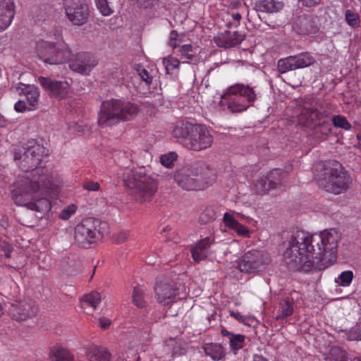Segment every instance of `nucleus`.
<instances>
[{"label":"nucleus","mask_w":361,"mask_h":361,"mask_svg":"<svg viewBox=\"0 0 361 361\" xmlns=\"http://www.w3.org/2000/svg\"><path fill=\"white\" fill-rule=\"evenodd\" d=\"M338 238L334 230H325L319 234L296 231L284 252L285 262L290 269L303 272L324 269L336 259Z\"/></svg>","instance_id":"nucleus-1"},{"label":"nucleus","mask_w":361,"mask_h":361,"mask_svg":"<svg viewBox=\"0 0 361 361\" xmlns=\"http://www.w3.org/2000/svg\"><path fill=\"white\" fill-rule=\"evenodd\" d=\"M47 151L40 145H35L25 150L19 159H22L23 166H27V169L18 176L11 190L12 199L17 205L40 213H46L51 208L48 195L53 183L47 175L43 173L42 169L27 170L37 167Z\"/></svg>","instance_id":"nucleus-2"},{"label":"nucleus","mask_w":361,"mask_h":361,"mask_svg":"<svg viewBox=\"0 0 361 361\" xmlns=\"http://www.w3.org/2000/svg\"><path fill=\"white\" fill-rule=\"evenodd\" d=\"M333 112V107L330 102L323 99L307 97L298 116V123L304 126H317V130L322 131L321 135H316L319 140H325L331 132V125L325 119L329 118Z\"/></svg>","instance_id":"nucleus-3"},{"label":"nucleus","mask_w":361,"mask_h":361,"mask_svg":"<svg viewBox=\"0 0 361 361\" xmlns=\"http://www.w3.org/2000/svg\"><path fill=\"white\" fill-rule=\"evenodd\" d=\"M123 180L130 194L140 202L150 200L158 188L157 180L145 167L126 169Z\"/></svg>","instance_id":"nucleus-4"},{"label":"nucleus","mask_w":361,"mask_h":361,"mask_svg":"<svg viewBox=\"0 0 361 361\" xmlns=\"http://www.w3.org/2000/svg\"><path fill=\"white\" fill-rule=\"evenodd\" d=\"M315 178L319 188L336 195L348 190L352 182L348 173L335 161L325 163Z\"/></svg>","instance_id":"nucleus-5"},{"label":"nucleus","mask_w":361,"mask_h":361,"mask_svg":"<svg viewBox=\"0 0 361 361\" xmlns=\"http://www.w3.org/2000/svg\"><path fill=\"white\" fill-rule=\"evenodd\" d=\"M137 112V105L129 102L111 99L102 103L97 122L102 128L112 126L121 121L131 120Z\"/></svg>","instance_id":"nucleus-6"},{"label":"nucleus","mask_w":361,"mask_h":361,"mask_svg":"<svg viewBox=\"0 0 361 361\" xmlns=\"http://www.w3.org/2000/svg\"><path fill=\"white\" fill-rule=\"evenodd\" d=\"M209 169L198 164L183 166L173 173L174 182L183 190L188 191L202 190L212 185L216 180L215 174L207 176Z\"/></svg>","instance_id":"nucleus-7"},{"label":"nucleus","mask_w":361,"mask_h":361,"mask_svg":"<svg viewBox=\"0 0 361 361\" xmlns=\"http://www.w3.org/2000/svg\"><path fill=\"white\" fill-rule=\"evenodd\" d=\"M36 51L42 61L51 65L66 63L72 56L71 48L63 40L51 42L42 39L38 41L36 44Z\"/></svg>","instance_id":"nucleus-8"},{"label":"nucleus","mask_w":361,"mask_h":361,"mask_svg":"<svg viewBox=\"0 0 361 361\" xmlns=\"http://www.w3.org/2000/svg\"><path fill=\"white\" fill-rule=\"evenodd\" d=\"M106 224L102 223L95 218H85L75 228V242L81 247H87L102 238L104 226Z\"/></svg>","instance_id":"nucleus-9"},{"label":"nucleus","mask_w":361,"mask_h":361,"mask_svg":"<svg viewBox=\"0 0 361 361\" xmlns=\"http://www.w3.org/2000/svg\"><path fill=\"white\" fill-rule=\"evenodd\" d=\"M271 262L269 255L262 250H252L245 252L238 262L241 272L255 273L264 269Z\"/></svg>","instance_id":"nucleus-10"},{"label":"nucleus","mask_w":361,"mask_h":361,"mask_svg":"<svg viewBox=\"0 0 361 361\" xmlns=\"http://www.w3.org/2000/svg\"><path fill=\"white\" fill-rule=\"evenodd\" d=\"M66 15L74 25L85 24L89 18L90 9L85 0H63Z\"/></svg>","instance_id":"nucleus-11"},{"label":"nucleus","mask_w":361,"mask_h":361,"mask_svg":"<svg viewBox=\"0 0 361 361\" xmlns=\"http://www.w3.org/2000/svg\"><path fill=\"white\" fill-rule=\"evenodd\" d=\"M155 298L163 306L170 305L179 300V290L177 284L169 279L157 282L154 286Z\"/></svg>","instance_id":"nucleus-12"},{"label":"nucleus","mask_w":361,"mask_h":361,"mask_svg":"<svg viewBox=\"0 0 361 361\" xmlns=\"http://www.w3.org/2000/svg\"><path fill=\"white\" fill-rule=\"evenodd\" d=\"M38 308L30 299H19L11 303L8 313L17 322H23L36 316Z\"/></svg>","instance_id":"nucleus-13"},{"label":"nucleus","mask_w":361,"mask_h":361,"mask_svg":"<svg viewBox=\"0 0 361 361\" xmlns=\"http://www.w3.org/2000/svg\"><path fill=\"white\" fill-rule=\"evenodd\" d=\"M314 62L315 59L312 55L307 52H302L279 59L277 62V68L280 73L283 74L290 71L310 66Z\"/></svg>","instance_id":"nucleus-14"},{"label":"nucleus","mask_w":361,"mask_h":361,"mask_svg":"<svg viewBox=\"0 0 361 361\" xmlns=\"http://www.w3.org/2000/svg\"><path fill=\"white\" fill-rule=\"evenodd\" d=\"M70 68L76 73L87 75L97 65L94 56L89 52H80L71 56L68 60Z\"/></svg>","instance_id":"nucleus-15"},{"label":"nucleus","mask_w":361,"mask_h":361,"mask_svg":"<svg viewBox=\"0 0 361 361\" xmlns=\"http://www.w3.org/2000/svg\"><path fill=\"white\" fill-rule=\"evenodd\" d=\"M212 142V135L207 128L203 126L197 125L186 147L192 150L200 151L211 147Z\"/></svg>","instance_id":"nucleus-16"},{"label":"nucleus","mask_w":361,"mask_h":361,"mask_svg":"<svg viewBox=\"0 0 361 361\" xmlns=\"http://www.w3.org/2000/svg\"><path fill=\"white\" fill-rule=\"evenodd\" d=\"M293 29L299 35L315 33L318 27V18L312 14L302 13L293 19Z\"/></svg>","instance_id":"nucleus-17"},{"label":"nucleus","mask_w":361,"mask_h":361,"mask_svg":"<svg viewBox=\"0 0 361 361\" xmlns=\"http://www.w3.org/2000/svg\"><path fill=\"white\" fill-rule=\"evenodd\" d=\"M286 176V173L279 169L271 170L265 177L259 179L255 184V191L264 194L280 184Z\"/></svg>","instance_id":"nucleus-18"},{"label":"nucleus","mask_w":361,"mask_h":361,"mask_svg":"<svg viewBox=\"0 0 361 361\" xmlns=\"http://www.w3.org/2000/svg\"><path fill=\"white\" fill-rule=\"evenodd\" d=\"M37 81L45 91L57 98L65 97L70 90V84L67 81H58L43 76H39Z\"/></svg>","instance_id":"nucleus-19"},{"label":"nucleus","mask_w":361,"mask_h":361,"mask_svg":"<svg viewBox=\"0 0 361 361\" xmlns=\"http://www.w3.org/2000/svg\"><path fill=\"white\" fill-rule=\"evenodd\" d=\"M223 102L226 103L228 109L232 112H241L246 110L252 103L247 101L243 97L233 94L228 87L222 96Z\"/></svg>","instance_id":"nucleus-20"},{"label":"nucleus","mask_w":361,"mask_h":361,"mask_svg":"<svg viewBox=\"0 0 361 361\" xmlns=\"http://www.w3.org/2000/svg\"><path fill=\"white\" fill-rule=\"evenodd\" d=\"M196 126V124L190 122L179 121L173 127L171 134L178 142L186 147Z\"/></svg>","instance_id":"nucleus-21"},{"label":"nucleus","mask_w":361,"mask_h":361,"mask_svg":"<svg viewBox=\"0 0 361 361\" xmlns=\"http://www.w3.org/2000/svg\"><path fill=\"white\" fill-rule=\"evenodd\" d=\"M20 94L26 97L28 102V111H34L38 108L40 92L35 85H25L21 82L16 87Z\"/></svg>","instance_id":"nucleus-22"},{"label":"nucleus","mask_w":361,"mask_h":361,"mask_svg":"<svg viewBox=\"0 0 361 361\" xmlns=\"http://www.w3.org/2000/svg\"><path fill=\"white\" fill-rule=\"evenodd\" d=\"M15 13L16 6L13 0H0V31L8 27Z\"/></svg>","instance_id":"nucleus-23"},{"label":"nucleus","mask_w":361,"mask_h":361,"mask_svg":"<svg viewBox=\"0 0 361 361\" xmlns=\"http://www.w3.org/2000/svg\"><path fill=\"white\" fill-rule=\"evenodd\" d=\"M214 243V237L212 235L206 237L200 240L192 249V257L195 262L204 259L209 253L210 246Z\"/></svg>","instance_id":"nucleus-24"},{"label":"nucleus","mask_w":361,"mask_h":361,"mask_svg":"<svg viewBox=\"0 0 361 361\" xmlns=\"http://www.w3.org/2000/svg\"><path fill=\"white\" fill-rule=\"evenodd\" d=\"M245 39V35L237 32H227L219 35L216 38L218 47L231 48L239 45Z\"/></svg>","instance_id":"nucleus-25"},{"label":"nucleus","mask_w":361,"mask_h":361,"mask_svg":"<svg viewBox=\"0 0 361 361\" xmlns=\"http://www.w3.org/2000/svg\"><path fill=\"white\" fill-rule=\"evenodd\" d=\"M223 221L226 227L235 231L238 235L243 238L250 237L249 228L237 221L233 214L226 212L224 214Z\"/></svg>","instance_id":"nucleus-26"},{"label":"nucleus","mask_w":361,"mask_h":361,"mask_svg":"<svg viewBox=\"0 0 361 361\" xmlns=\"http://www.w3.org/2000/svg\"><path fill=\"white\" fill-rule=\"evenodd\" d=\"M86 355L89 361H111V355L104 347L92 345L87 348Z\"/></svg>","instance_id":"nucleus-27"},{"label":"nucleus","mask_w":361,"mask_h":361,"mask_svg":"<svg viewBox=\"0 0 361 361\" xmlns=\"http://www.w3.org/2000/svg\"><path fill=\"white\" fill-rule=\"evenodd\" d=\"M205 355L214 361H219L226 356V350L223 345L216 343H206L202 346Z\"/></svg>","instance_id":"nucleus-28"},{"label":"nucleus","mask_w":361,"mask_h":361,"mask_svg":"<svg viewBox=\"0 0 361 361\" xmlns=\"http://www.w3.org/2000/svg\"><path fill=\"white\" fill-rule=\"evenodd\" d=\"M200 47L191 44H184L179 49L182 59L187 60V62L196 63L200 60Z\"/></svg>","instance_id":"nucleus-29"},{"label":"nucleus","mask_w":361,"mask_h":361,"mask_svg":"<svg viewBox=\"0 0 361 361\" xmlns=\"http://www.w3.org/2000/svg\"><path fill=\"white\" fill-rule=\"evenodd\" d=\"M229 87L231 93L236 94L252 104L256 99L255 90L249 85H245L242 83H236Z\"/></svg>","instance_id":"nucleus-30"},{"label":"nucleus","mask_w":361,"mask_h":361,"mask_svg":"<svg viewBox=\"0 0 361 361\" xmlns=\"http://www.w3.org/2000/svg\"><path fill=\"white\" fill-rule=\"evenodd\" d=\"M256 9L260 12L275 13L283 8L281 2L274 0H260L256 4Z\"/></svg>","instance_id":"nucleus-31"},{"label":"nucleus","mask_w":361,"mask_h":361,"mask_svg":"<svg viewBox=\"0 0 361 361\" xmlns=\"http://www.w3.org/2000/svg\"><path fill=\"white\" fill-rule=\"evenodd\" d=\"M293 298L290 296L283 297L279 302L280 314L276 317L279 320L291 316L293 313Z\"/></svg>","instance_id":"nucleus-32"},{"label":"nucleus","mask_w":361,"mask_h":361,"mask_svg":"<svg viewBox=\"0 0 361 361\" xmlns=\"http://www.w3.org/2000/svg\"><path fill=\"white\" fill-rule=\"evenodd\" d=\"M146 295L147 293L145 288L141 286L135 287L132 294V300L133 304L139 308L145 307L147 304L145 300Z\"/></svg>","instance_id":"nucleus-33"},{"label":"nucleus","mask_w":361,"mask_h":361,"mask_svg":"<svg viewBox=\"0 0 361 361\" xmlns=\"http://www.w3.org/2000/svg\"><path fill=\"white\" fill-rule=\"evenodd\" d=\"M172 343L173 338H170L166 341L165 344L157 351V358L161 359L163 361H171L174 358L171 349Z\"/></svg>","instance_id":"nucleus-34"},{"label":"nucleus","mask_w":361,"mask_h":361,"mask_svg":"<svg viewBox=\"0 0 361 361\" xmlns=\"http://www.w3.org/2000/svg\"><path fill=\"white\" fill-rule=\"evenodd\" d=\"M354 278L353 272L350 270L342 271L334 280L335 283L342 287L349 286Z\"/></svg>","instance_id":"nucleus-35"},{"label":"nucleus","mask_w":361,"mask_h":361,"mask_svg":"<svg viewBox=\"0 0 361 361\" xmlns=\"http://www.w3.org/2000/svg\"><path fill=\"white\" fill-rule=\"evenodd\" d=\"M171 344L172 353L174 357L185 355L188 349V344L185 341L173 339Z\"/></svg>","instance_id":"nucleus-36"},{"label":"nucleus","mask_w":361,"mask_h":361,"mask_svg":"<svg viewBox=\"0 0 361 361\" xmlns=\"http://www.w3.org/2000/svg\"><path fill=\"white\" fill-rule=\"evenodd\" d=\"M245 339V336L240 334H234L229 338L230 348L234 353L243 348Z\"/></svg>","instance_id":"nucleus-37"},{"label":"nucleus","mask_w":361,"mask_h":361,"mask_svg":"<svg viewBox=\"0 0 361 361\" xmlns=\"http://www.w3.org/2000/svg\"><path fill=\"white\" fill-rule=\"evenodd\" d=\"M101 295L99 293L94 291L86 295L83 298V301L86 302L89 306L95 309L98 305L101 302Z\"/></svg>","instance_id":"nucleus-38"},{"label":"nucleus","mask_w":361,"mask_h":361,"mask_svg":"<svg viewBox=\"0 0 361 361\" xmlns=\"http://www.w3.org/2000/svg\"><path fill=\"white\" fill-rule=\"evenodd\" d=\"M162 63L166 73H169L170 71L178 68L180 64L179 61L176 58L172 57L171 56L164 57L162 60Z\"/></svg>","instance_id":"nucleus-39"},{"label":"nucleus","mask_w":361,"mask_h":361,"mask_svg":"<svg viewBox=\"0 0 361 361\" xmlns=\"http://www.w3.org/2000/svg\"><path fill=\"white\" fill-rule=\"evenodd\" d=\"M332 123L336 128H342L348 130L351 128V124L348 121L345 116L337 115L332 118Z\"/></svg>","instance_id":"nucleus-40"},{"label":"nucleus","mask_w":361,"mask_h":361,"mask_svg":"<svg viewBox=\"0 0 361 361\" xmlns=\"http://www.w3.org/2000/svg\"><path fill=\"white\" fill-rule=\"evenodd\" d=\"M345 20L346 23L353 27H357L360 24V18L358 14L352 10H347L345 11Z\"/></svg>","instance_id":"nucleus-41"},{"label":"nucleus","mask_w":361,"mask_h":361,"mask_svg":"<svg viewBox=\"0 0 361 361\" xmlns=\"http://www.w3.org/2000/svg\"><path fill=\"white\" fill-rule=\"evenodd\" d=\"M215 219V212L212 208H206L200 215L199 220L206 224Z\"/></svg>","instance_id":"nucleus-42"},{"label":"nucleus","mask_w":361,"mask_h":361,"mask_svg":"<svg viewBox=\"0 0 361 361\" xmlns=\"http://www.w3.org/2000/svg\"><path fill=\"white\" fill-rule=\"evenodd\" d=\"M177 159V154L175 152H169L161 156V164L167 167L171 168L173 165L174 161Z\"/></svg>","instance_id":"nucleus-43"},{"label":"nucleus","mask_w":361,"mask_h":361,"mask_svg":"<svg viewBox=\"0 0 361 361\" xmlns=\"http://www.w3.org/2000/svg\"><path fill=\"white\" fill-rule=\"evenodd\" d=\"M95 3L97 8L103 16H110L113 13L107 0H95Z\"/></svg>","instance_id":"nucleus-44"},{"label":"nucleus","mask_w":361,"mask_h":361,"mask_svg":"<svg viewBox=\"0 0 361 361\" xmlns=\"http://www.w3.org/2000/svg\"><path fill=\"white\" fill-rule=\"evenodd\" d=\"M77 207L75 204H70L66 208L63 209L60 214L59 218L63 220L68 219L76 212Z\"/></svg>","instance_id":"nucleus-45"},{"label":"nucleus","mask_w":361,"mask_h":361,"mask_svg":"<svg viewBox=\"0 0 361 361\" xmlns=\"http://www.w3.org/2000/svg\"><path fill=\"white\" fill-rule=\"evenodd\" d=\"M136 71L142 80L146 83L149 84L152 82V77L150 76L149 72L144 67L140 65H137L136 67Z\"/></svg>","instance_id":"nucleus-46"},{"label":"nucleus","mask_w":361,"mask_h":361,"mask_svg":"<svg viewBox=\"0 0 361 361\" xmlns=\"http://www.w3.org/2000/svg\"><path fill=\"white\" fill-rule=\"evenodd\" d=\"M129 237V232L127 231H121L113 235V241L116 243H122L125 242Z\"/></svg>","instance_id":"nucleus-47"},{"label":"nucleus","mask_w":361,"mask_h":361,"mask_svg":"<svg viewBox=\"0 0 361 361\" xmlns=\"http://www.w3.org/2000/svg\"><path fill=\"white\" fill-rule=\"evenodd\" d=\"M100 184L96 181H85L82 184V188L87 191L96 192L100 190Z\"/></svg>","instance_id":"nucleus-48"},{"label":"nucleus","mask_w":361,"mask_h":361,"mask_svg":"<svg viewBox=\"0 0 361 361\" xmlns=\"http://www.w3.org/2000/svg\"><path fill=\"white\" fill-rule=\"evenodd\" d=\"M180 40L178 39V34L176 30H173L170 34L169 45L176 48L179 46Z\"/></svg>","instance_id":"nucleus-49"},{"label":"nucleus","mask_w":361,"mask_h":361,"mask_svg":"<svg viewBox=\"0 0 361 361\" xmlns=\"http://www.w3.org/2000/svg\"><path fill=\"white\" fill-rule=\"evenodd\" d=\"M14 109L18 113H23L25 111H28V106H27L25 101L20 99L15 103Z\"/></svg>","instance_id":"nucleus-50"},{"label":"nucleus","mask_w":361,"mask_h":361,"mask_svg":"<svg viewBox=\"0 0 361 361\" xmlns=\"http://www.w3.org/2000/svg\"><path fill=\"white\" fill-rule=\"evenodd\" d=\"M232 212H233L232 214H233V215L235 214L238 217L240 218L241 219L245 220V223L252 224L255 226L257 225V221L254 220L252 217L245 216V214L240 213V212H236L234 211H233Z\"/></svg>","instance_id":"nucleus-51"},{"label":"nucleus","mask_w":361,"mask_h":361,"mask_svg":"<svg viewBox=\"0 0 361 361\" xmlns=\"http://www.w3.org/2000/svg\"><path fill=\"white\" fill-rule=\"evenodd\" d=\"M230 315L238 320L239 322L247 324V317L243 315L239 312H231Z\"/></svg>","instance_id":"nucleus-52"},{"label":"nucleus","mask_w":361,"mask_h":361,"mask_svg":"<svg viewBox=\"0 0 361 361\" xmlns=\"http://www.w3.org/2000/svg\"><path fill=\"white\" fill-rule=\"evenodd\" d=\"M99 323L101 328L107 329L111 324V321L106 317H102L99 319Z\"/></svg>","instance_id":"nucleus-53"},{"label":"nucleus","mask_w":361,"mask_h":361,"mask_svg":"<svg viewBox=\"0 0 361 361\" xmlns=\"http://www.w3.org/2000/svg\"><path fill=\"white\" fill-rule=\"evenodd\" d=\"M321 1L322 0H301V2L302 5L305 6L312 7L319 4Z\"/></svg>","instance_id":"nucleus-54"},{"label":"nucleus","mask_w":361,"mask_h":361,"mask_svg":"<svg viewBox=\"0 0 361 361\" xmlns=\"http://www.w3.org/2000/svg\"><path fill=\"white\" fill-rule=\"evenodd\" d=\"M232 19L233 20V25L235 27H237L240 25V21L241 19V15L238 12H235L232 13L231 15Z\"/></svg>","instance_id":"nucleus-55"},{"label":"nucleus","mask_w":361,"mask_h":361,"mask_svg":"<svg viewBox=\"0 0 361 361\" xmlns=\"http://www.w3.org/2000/svg\"><path fill=\"white\" fill-rule=\"evenodd\" d=\"M9 124L7 119L4 118L3 115L0 114V128H5Z\"/></svg>","instance_id":"nucleus-56"},{"label":"nucleus","mask_w":361,"mask_h":361,"mask_svg":"<svg viewBox=\"0 0 361 361\" xmlns=\"http://www.w3.org/2000/svg\"><path fill=\"white\" fill-rule=\"evenodd\" d=\"M221 332L224 336L228 337V338H231V336H233L235 334L230 332L229 331H228L226 329H222Z\"/></svg>","instance_id":"nucleus-57"},{"label":"nucleus","mask_w":361,"mask_h":361,"mask_svg":"<svg viewBox=\"0 0 361 361\" xmlns=\"http://www.w3.org/2000/svg\"><path fill=\"white\" fill-rule=\"evenodd\" d=\"M253 361H269L267 358L262 357V355H255L253 356Z\"/></svg>","instance_id":"nucleus-58"},{"label":"nucleus","mask_w":361,"mask_h":361,"mask_svg":"<svg viewBox=\"0 0 361 361\" xmlns=\"http://www.w3.org/2000/svg\"><path fill=\"white\" fill-rule=\"evenodd\" d=\"M11 249H10V247H8V249L6 250H5V255L6 256V257H11Z\"/></svg>","instance_id":"nucleus-59"},{"label":"nucleus","mask_w":361,"mask_h":361,"mask_svg":"<svg viewBox=\"0 0 361 361\" xmlns=\"http://www.w3.org/2000/svg\"><path fill=\"white\" fill-rule=\"evenodd\" d=\"M357 140H358L357 145H359V147H361V134H358L357 135Z\"/></svg>","instance_id":"nucleus-60"},{"label":"nucleus","mask_w":361,"mask_h":361,"mask_svg":"<svg viewBox=\"0 0 361 361\" xmlns=\"http://www.w3.org/2000/svg\"><path fill=\"white\" fill-rule=\"evenodd\" d=\"M170 230H171V228L169 226H166L165 228H164L163 231L164 232H167V231H169Z\"/></svg>","instance_id":"nucleus-61"},{"label":"nucleus","mask_w":361,"mask_h":361,"mask_svg":"<svg viewBox=\"0 0 361 361\" xmlns=\"http://www.w3.org/2000/svg\"><path fill=\"white\" fill-rule=\"evenodd\" d=\"M3 310H4L3 307H2L1 304L0 303V317L3 314Z\"/></svg>","instance_id":"nucleus-62"},{"label":"nucleus","mask_w":361,"mask_h":361,"mask_svg":"<svg viewBox=\"0 0 361 361\" xmlns=\"http://www.w3.org/2000/svg\"><path fill=\"white\" fill-rule=\"evenodd\" d=\"M355 361H361V358H360V357H355Z\"/></svg>","instance_id":"nucleus-63"},{"label":"nucleus","mask_w":361,"mask_h":361,"mask_svg":"<svg viewBox=\"0 0 361 361\" xmlns=\"http://www.w3.org/2000/svg\"><path fill=\"white\" fill-rule=\"evenodd\" d=\"M359 339L361 340V332L358 335Z\"/></svg>","instance_id":"nucleus-64"}]
</instances>
